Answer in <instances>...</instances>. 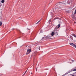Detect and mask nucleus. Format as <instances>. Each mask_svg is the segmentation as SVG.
<instances>
[{"instance_id": "obj_2", "label": "nucleus", "mask_w": 76, "mask_h": 76, "mask_svg": "<svg viewBox=\"0 0 76 76\" xmlns=\"http://www.w3.org/2000/svg\"><path fill=\"white\" fill-rule=\"evenodd\" d=\"M73 0H68L67 2H66V1H63L62 2V3L63 4H67V3L70 4V3L72 2V1Z\"/></svg>"}, {"instance_id": "obj_4", "label": "nucleus", "mask_w": 76, "mask_h": 76, "mask_svg": "<svg viewBox=\"0 0 76 76\" xmlns=\"http://www.w3.org/2000/svg\"><path fill=\"white\" fill-rule=\"evenodd\" d=\"M58 28H57V26H56L54 29V32L56 34H57V35H58V32H57V31H58Z\"/></svg>"}, {"instance_id": "obj_19", "label": "nucleus", "mask_w": 76, "mask_h": 76, "mask_svg": "<svg viewBox=\"0 0 76 76\" xmlns=\"http://www.w3.org/2000/svg\"><path fill=\"white\" fill-rule=\"evenodd\" d=\"M50 22V21L49 20L48 21V22Z\"/></svg>"}, {"instance_id": "obj_9", "label": "nucleus", "mask_w": 76, "mask_h": 76, "mask_svg": "<svg viewBox=\"0 0 76 76\" xmlns=\"http://www.w3.org/2000/svg\"><path fill=\"white\" fill-rule=\"evenodd\" d=\"M54 34H55V33L54 32H53L51 33L52 36L53 37V36H54Z\"/></svg>"}, {"instance_id": "obj_1", "label": "nucleus", "mask_w": 76, "mask_h": 76, "mask_svg": "<svg viewBox=\"0 0 76 76\" xmlns=\"http://www.w3.org/2000/svg\"><path fill=\"white\" fill-rule=\"evenodd\" d=\"M62 3V4H61ZM62 4V2H60L58 4V5L57 6V7L55 8V10H60L62 8H63V7H62V5H61Z\"/></svg>"}, {"instance_id": "obj_12", "label": "nucleus", "mask_w": 76, "mask_h": 76, "mask_svg": "<svg viewBox=\"0 0 76 76\" xmlns=\"http://www.w3.org/2000/svg\"><path fill=\"white\" fill-rule=\"evenodd\" d=\"M41 19L39 21H38L36 23V24H38V23H39V22H40V21H41Z\"/></svg>"}, {"instance_id": "obj_5", "label": "nucleus", "mask_w": 76, "mask_h": 76, "mask_svg": "<svg viewBox=\"0 0 76 76\" xmlns=\"http://www.w3.org/2000/svg\"><path fill=\"white\" fill-rule=\"evenodd\" d=\"M51 38V36H46L42 38V39H50Z\"/></svg>"}, {"instance_id": "obj_8", "label": "nucleus", "mask_w": 76, "mask_h": 76, "mask_svg": "<svg viewBox=\"0 0 76 76\" xmlns=\"http://www.w3.org/2000/svg\"><path fill=\"white\" fill-rule=\"evenodd\" d=\"M72 35L75 38H76V34H72Z\"/></svg>"}, {"instance_id": "obj_16", "label": "nucleus", "mask_w": 76, "mask_h": 76, "mask_svg": "<svg viewBox=\"0 0 76 76\" xmlns=\"http://www.w3.org/2000/svg\"><path fill=\"white\" fill-rule=\"evenodd\" d=\"M38 47L39 50H40V47L39 46H38Z\"/></svg>"}, {"instance_id": "obj_24", "label": "nucleus", "mask_w": 76, "mask_h": 76, "mask_svg": "<svg viewBox=\"0 0 76 76\" xmlns=\"http://www.w3.org/2000/svg\"><path fill=\"white\" fill-rule=\"evenodd\" d=\"M0 76H1V75H0Z\"/></svg>"}, {"instance_id": "obj_21", "label": "nucleus", "mask_w": 76, "mask_h": 76, "mask_svg": "<svg viewBox=\"0 0 76 76\" xmlns=\"http://www.w3.org/2000/svg\"><path fill=\"white\" fill-rule=\"evenodd\" d=\"M72 76H75V75H73Z\"/></svg>"}, {"instance_id": "obj_20", "label": "nucleus", "mask_w": 76, "mask_h": 76, "mask_svg": "<svg viewBox=\"0 0 76 76\" xmlns=\"http://www.w3.org/2000/svg\"><path fill=\"white\" fill-rule=\"evenodd\" d=\"M27 30H29V29L28 28H27Z\"/></svg>"}, {"instance_id": "obj_3", "label": "nucleus", "mask_w": 76, "mask_h": 76, "mask_svg": "<svg viewBox=\"0 0 76 76\" xmlns=\"http://www.w3.org/2000/svg\"><path fill=\"white\" fill-rule=\"evenodd\" d=\"M73 71H76V69H71L70 71H69L68 72H66L65 74H64L63 75V76H65L66 75H67V74H68V73H70V72H73Z\"/></svg>"}, {"instance_id": "obj_23", "label": "nucleus", "mask_w": 76, "mask_h": 76, "mask_svg": "<svg viewBox=\"0 0 76 76\" xmlns=\"http://www.w3.org/2000/svg\"><path fill=\"white\" fill-rule=\"evenodd\" d=\"M36 71H37V68L36 69Z\"/></svg>"}, {"instance_id": "obj_6", "label": "nucleus", "mask_w": 76, "mask_h": 76, "mask_svg": "<svg viewBox=\"0 0 76 76\" xmlns=\"http://www.w3.org/2000/svg\"><path fill=\"white\" fill-rule=\"evenodd\" d=\"M31 51V50L29 49H27V53H26V55H28V54H29Z\"/></svg>"}, {"instance_id": "obj_11", "label": "nucleus", "mask_w": 76, "mask_h": 76, "mask_svg": "<svg viewBox=\"0 0 76 76\" xmlns=\"http://www.w3.org/2000/svg\"><path fill=\"white\" fill-rule=\"evenodd\" d=\"M60 27V24H59L58 26V27H57L58 28H58H59Z\"/></svg>"}, {"instance_id": "obj_14", "label": "nucleus", "mask_w": 76, "mask_h": 76, "mask_svg": "<svg viewBox=\"0 0 76 76\" xmlns=\"http://www.w3.org/2000/svg\"><path fill=\"white\" fill-rule=\"evenodd\" d=\"M1 2L2 3H4V0H2L1 1Z\"/></svg>"}, {"instance_id": "obj_17", "label": "nucleus", "mask_w": 76, "mask_h": 76, "mask_svg": "<svg viewBox=\"0 0 76 76\" xmlns=\"http://www.w3.org/2000/svg\"><path fill=\"white\" fill-rule=\"evenodd\" d=\"M58 18H56V19H58Z\"/></svg>"}, {"instance_id": "obj_25", "label": "nucleus", "mask_w": 76, "mask_h": 76, "mask_svg": "<svg viewBox=\"0 0 76 76\" xmlns=\"http://www.w3.org/2000/svg\"><path fill=\"white\" fill-rule=\"evenodd\" d=\"M32 72L31 74H32Z\"/></svg>"}, {"instance_id": "obj_15", "label": "nucleus", "mask_w": 76, "mask_h": 76, "mask_svg": "<svg viewBox=\"0 0 76 76\" xmlns=\"http://www.w3.org/2000/svg\"><path fill=\"white\" fill-rule=\"evenodd\" d=\"M58 23H59V24H61V23H61V22L60 21H59L58 22Z\"/></svg>"}, {"instance_id": "obj_10", "label": "nucleus", "mask_w": 76, "mask_h": 76, "mask_svg": "<svg viewBox=\"0 0 76 76\" xmlns=\"http://www.w3.org/2000/svg\"><path fill=\"white\" fill-rule=\"evenodd\" d=\"M73 61L72 60H70L69 61V63H72V62H73Z\"/></svg>"}, {"instance_id": "obj_18", "label": "nucleus", "mask_w": 76, "mask_h": 76, "mask_svg": "<svg viewBox=\"0 0 76 76\" xmlns=\"http://www.w3.org/2000/svg\"><path fill=\"white\" fill-rule=\"evenodd\" d=\"M74 23L75 24V23H76V21H74Z\"/></svg>"}, {"instance_id": "obj_22", "label": "nucleus", "mask_w": 76, "mask_h": 76, "mask_svg": "<svg viewBox=\"0 0 76 76\" xmlns=\"http://www.w3.org/2000/svg\"><path fill=\"white\" fill-rule=\"evenodd\" d=\"M12 30L15 29V28H12Z\"/></svg>"}, {"instance_id": "obj_13", "label": "nucleus", "mask_w": 76, "mask_h": 76, "mask_svg": "<svg viewBox=\"0 0 76 76\" xmlns=\"http://www.w3.org/2000/svg\"><path fill=\"white\" fill-rule=\"evenodd\" d=\"M2 25V22L0 21V26H1Z\"/></svg>"}, {"instance_id": "obj_7", "label": "nucleus", "mask_w": 76, "mask_h": 76, "mask_svg": "<svg viewBox=\"0 0 76 76\" xmlns=\"http://www.w3.org/2000/svg\"><path fill=\"white\" fill-rule=\"evenodd\" d=\"M69 44L71 45H72V46H73V47H74L76 48V46L75 44H74L72 43H70Z\"/></svg>"}]
</instances>
